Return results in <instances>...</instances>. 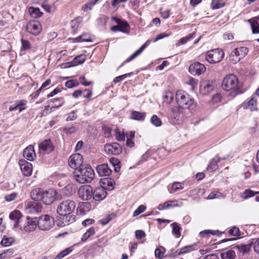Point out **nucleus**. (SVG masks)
<instances>
[{
  "instance_id": "obj_1",
  "label": "nucleus",
  "mask_w": 259,
  "mask_h": 259,
  "mask_svg": "<svg viewBox=\"0 0 259 259\" xmlns=\"http://www.w3.org/2000/svg\"><path fill=\"white\" fill-rule=\"evenodd\" d=\"M76 207L74 201L67 199L63 201L58 206L57 213L63 217L64 225H68L75 221V217L71 214Z\"/></svg>"
},
{
  "instance_id": "obj_2",
  "label": "nucleus",
  "mask_w": 259,
  "mask_h": 259,
  "mask_svg": "<svg viewBox=\"0 0 259 259\" xmlns=\"http://www.w3.org/2000/svg\"><path fill=\"white\" fill-rule=\"evenodd\" d=\"M95 174L90 166H83L76 168L73 172L74 179L78 183H91L94 179Z\"/></svg>"
},
{
  "instance_id": "obj_3",
  "label": "nucleus",
  "mask_w": 259,
  "mask_h": 259,
  "mask_svg": "<svg viewBox=\"0 0 259 259\" xmlns=\"http://www.w3.org/2000/svg\"><path fill=\"white\" fill-rule=\"evenodd\" d=\"M222 88L226 91H230V95L232 97H235L242 93L239 83L237 77L234 74H229L223 79Z\"/></svg>"
},
{
  "instance_id": "obj_4",
  "label": "nucleus",
  "mask_w": 259,
  "mask_h": 259,
  "mask_svg": "<svg viewBox=\"0 0 259 259\" xmlns=\"http://www.w3.org/2000/svg\"><path fill=\"white\" fill-rule=\"evenodd\" d=\"M176 100L179 107L187 110L194 103V99L187 92L182 90L176 92Z\"/></svg>"
},
{
  "instance_id": "obj_5",
  "label": "nucleus",
  "mask_w": 259,
  "mask_h": 259,
  "mask_svg": "<svg viewBox=\"0 0 259 259\" xmlns=\"http://www.w3.org/2000/svg\"><path fill=\"white\" fill-rule=\"evenodd\" d=\"M37 227L42 231H48L55 225L54 219L48 214L41 215L37 218Z\"/></svg>"
},
{
  "instance_id": "obj_6",
  "label": "nucleus",
  "mask_w": 259,
  "mask_h": 259,
  "mask_svg": "<svg viewBox=\"0 0 259 259\" xmlns=\"http://www.w3.org/2000/svg\"><path fill=\"white\" fill-rule=\"evenodd\" d=\"M224 53L222 49H217L208 51L205 59L209 63H216L220 62L224 58Z\"/></svg>"
},
{
  "instance_id": "obj_7",
  "label": "nucleus",
  "mask_w": 259,
  "mask_h": 259,
  "mask_svg": "<svg viewBox=\"0 0 259 259\" xmlns=\"http://www.w3.org/2000/svg\"><path fill=\"white\" fill-rule=\"evenodd\" d=\"M248 53V49L246 47H241L235 49L230 54V60L235 64L243 58Z\"/></svg>"
},
{
  "instance_id": "obj_8",
  "label": "nucleus",
  "mask_w": 259,
  "mask_h": 259,
  "mask_svg": "<svg viewBox=\"0 0 259 259\" xmlns=\"http://www.w3.org/2000/svg\"><path fill=\"white\" fill-rule=\"evenodd\" d=\"M37 226V218H30L27 217L24 221H23L20 229L25 232H30L35 230Z\"/></svg>"
},
{
  "instance_id": "obj_9",
  "label": "nucleus",
  "mask_w": 259,
  "mask_h": 259,
  "mask_svg": "<svg viewBox=\"0 0 259 259\" xmlns=\"http://www.w3.org/2000/svg\"><path fill=\"white\" fill-rule=\"evenodd\" d=\"M188 110L181 107H176L172 110L171 117L174 119V122L176 124L181 123L184 119L187 117L185 113Z\"/></svg>"
},
{
  "instance_id": "obj_10",
  "label": "nucleus",
  "mask_w": 259,
  "mask_h": 259,
  "mask_svg": "<svg viewBox=\"0 0 259 259\" xmlns=\"http://www.w3.org/2000/svg\"><path fill=\"white\" fill-rule=\"evenodd\" d=\"M57 192L53 189L43 191L41 201L46 205H50L55 201Z\"/></svg>"
},
{
  "instance_id": "obj_11",
  "label": "nucleus",
  "mask_w": 259,
  "mask_h": 259,
  "mask_svg": "<svg viewBox=\"0 0 259 259\" xmlns=\"http://www.w3.org/2000/svg\"><path fill=\"white\" fill-rule=\"evenodd\" d=\"M78 195L82 200H88L92 198L93 188L90 185L81 186L78 191Z\"/></svg>"
},
{
  "instance_id": "obj_12",
  "label": "nucleus",
  "mask_w": 259,
  "mask_h": 259,
  "mask_svg": "<svg viewBox=\"0 0 259 259\" xmlns=\"http://www.w3.org/2000/svg\"><path fill=\"white\" fill-rule=\"evenodd\" d=\"M82 163V156L79 153L73 154L69 158V165L71 167L74 168V170H75L76 168L83 166Z\"/></svg>"
},
{
  "instance_id": "obj_13",
  "label": "nucleus",
  "mask_w": 259,
  "mask_h": 259,
  "mask_svg": "<svg viewBox=\"0 0 259 259\" xmlns=\"http://www.w3.org/2000/svg\"><path fill=\"white\" fill-rule=\"evenodd\" d=\"M206 70L205 66L198 62L191 64L189 67V72L193 75H200Z\"/></svg>"
},
{
  "instance_id": "obj_14",
  "label": "nucleus",
  "mask_w": 259,
  "mask_h": 259,
  "mask_svg": "<svg viewBox=\"0 0 259 259\" xmlns=\"http://www.w3.org/2000/svg\"><path fill=\"white\" fill-rule=\"evenodd\" d=\"M104 150L108 154L118 155L122 152V147L117 143H112L106 144L104 146Z\"/></svg>"
},
{
  "instance_id": "obj_15",
  "label": "nucleus",
  "mask_w": 259,
  "mask_h": 259,
  "mask_svg": "<svg viewBox=\"0 0 259 259\" xmlns=\"http://www.w3.org/2000/svg\"><path fill=\"white\" fill-rule=\"evenodd\" d=\"M214 82L213 81L204 80L200 82L199 91L201 94L206 95L210 93L214 89Z\"/></svg>"
},
{
  "instance_id": "obj_16",
  "label": "nucleus",
  "mask_w": 259,
  "mask_h": 259,
  "mask_svg": "<svg viewBox=\"0 0 259 259\" xmlns=\"http://www.w3.org/2000/svg\"><path fill=\"white\" fill-rule=\"evenodd\" d=\"M39 152L43 154H49L54 149V146L49 139L45 140L38 145Z\"/></svg>"
},
{
  "instance_id": "obj_17",
  "label": "nucleus",
  "mask_w": 259,
  "mask_h": 259,
  "mask_svg": "<svg viewBox=\"0 0 259 259\" xmlns=\"http://www.w3.org/2000/svg\"><path fill=\"white\" fill-rule=\"evenodd\" d=\"M26 29L28 32L36 35L41 31V26L38 22H30L27 24Z\"/></svg>"
},
{
  "instance_id": "obj_18",
  "label": "nucleus",
  "mask_w": 259,
  "mask_h": 259,
  "mask_svg": "<svg viewBox=\"0 0 259 259\" xmlns=\"http://www.w3.org/2000/svg\"><path fill=\"white\" fill-rule=\"evenodd\" d=\"M107 194L105 188L104 187H99L93 191L92 197L95 201H101L105 198Z\"/></svg>"
},
{
  "instance_id": "obj_19",
  "label": "nucleus",
  "mask_w": 259,
  "mask_h": 259,
  "mask_svg": "<svg viewBox=\"0 0 259 259\" xmlns=\"http://www.w3.org/2000/svg\"><path fill=\"white\" fill-rule=\"evenodd\" d=\"M19 165L23 175L24 176H30L32 174V164L25 160H20Z\"/></svg>"
},
{
  "instance_id": "obj_20",
  "label": "nucleus",
  "mask_w": 259,
  "mask_h": 259,
  "mask_svg": "<svg viewBox=\"0 0 259 259\" xmlns=\"http://www.w3.org/2000/svg\"><path fill=\"white\" fill-rule=\"evenodd\" d=\"M152 40L150 39H149L147 40L144 44H143L141 48L138 49L137 51H136L134 54H133L128 58L126 59L119 67V68H120L122 67L124 64L125 63H127L130 62L131 61L133 60L134 59H135L137 56H138L139 55H140L143 51L144 50L147 48L151 42Z\"/></svg>"
},
{
  "instance_id": "obj_21",
  "label": "nucleus",
  "mask_w": 259,
  "mask_h": 259,
  "mask_svg": "<svg viewBox=\"0 0 259 259\" xmlns=\"http://www.w3.org/2000/svg\"><path fill=\"white\" fill-rule=\"evenodd\" d=\"M10 219L14 222V228H17L20 227V223L23 222L22 215L19 210H15L12 211L10 215Z\"/></svg>"
},
{
  "instance_id": "obj_22",
  "label": "nucleus",
  "mask_w": 259,
  "mask_h": 259,
  "mask_svg": "<svg viewBox=\"0 0 259 259\" xmlns=\"http://www.w3.org/2000/svg\"><path fill=\"white\" fill-rule=\"evenodd\" d=\"M23 156L29 161H32L36 157L34 147L30 145L23 151Z\"/></svg>"
},
{
  "instance_id": "obj_23",
  "label": "nucleus",
  "mask_w": 259,
  "mask_h": 259,
  "mask_svg": "<svg viewBox=\"0 0 259 259\" xmlns=\"http://www.w3.org/2000/svg\"><path fill=\"white\" fill-rule=\"evenodd\" d=\"M97 171L101 177H108L111 174L112 170L108 167L107 164H103L98 165L97 168Z\"/></svg>"
},
{
  "instance_id": "obj_24",
  "label": "nucleus",
  "mask_w": 259,
  "mask_h": 259,
  "mask_svg": "<svg viewBox=\"0 0 259 259\" xmlns=\"http://www.w3.org/2000/svg\"><path fill=\"white\" fill-rule=\"evenodd\" d=\"M251 243H249L247 244H239L237 245H233L231 246L233 249H237L238 252L244 255L248 252L250 250Z\"/></svg>"
},
{
  "instance_id": "obj_25",
  "label": "nucleus",
  "mask_w": 259,
  "mask_h": 259,
  "mask_svg": "<svg viewBox=\"0 0 259 259\" xmlns=\"http://www.w3.org/2000/svg\"><path fill=\"white\" fill-rule=\"evenodd\" d=\"M241 106L244 109H249L251 111H255L257 110L256 100L252 97L248 101L244 102Z\"/></svg>"
},
{
  "instance_id": "obj_26",
  "label": "nucleus",
  "mask_w": 259,
  "mask_h": 259,
  "mask_svg": "<svg viewBox=\"0 0 259 259\" xmlns=\"http://www.w3.org/2000/svg\"><path fill=\"white\" fill-rule=\"evenodd\" d=\"M226 159V157L221 158L218 156H216L210 161L207 167V170L210 172L214 171L218 168V162H220L221 160H225Z\"/></svg>"
},
{
  "instance_id": "obj_27",
  "label": "nucleus",
  "mask_w": 259,
  "mask_h": 259,
  "mask_svg": "<svg viewBox=\"0 0 259 259\" xmlns=\"http://www.w3.org/2000/svg\"><path fill=\"white\" fill-rule=\"evenodd\" d=\"M221 257L222 259H235L236 254L234 250L223 249L221 251Z\"/></svg>"
},
{
  "instance_id": "obj_28",
  "label": "nucleus",
  "mask_w": 259,
  "mask_h": 259,
  "mask_svg": "<svg viewBox=\"0 0 259 259\" xmlns=\"http://www.w3.org/2000/svg\"><path fill=\"white\" fill-rule=\"evenodd\" d=\"M42 193V190L40 188L33 189L31 192V197L36 201L41 200Z\"/></svg>"
},
{
  "instance_id": "obj_29",
  "label": "nucleus",
  "mask_w": 259,
  "mask_h": 259,
  "mask_svg": "<svg viewBox=\"0 0 259 259\" xmlns=\"http://www.w3.org/2000/svg\"><path fill=\"white\" fill-rule=\"evenodd\" d=\"M220 234L219 230H205L201 231L199 235L200 237L203 238H208L210 235H219Z\"/></svg>"
},
{
  "instance_id": "obj_30",
  "label": "nucleus",
  "mask_w": 259,
  "mask_h": 259,
  "mask_svg": "<svg viewBox=\"0 0 259 259\" xmlns=\"http://www.w3.org/2000/svg\"><path fill=\"white\" fill-rule=\"evenodd\" d=\"M145 112L133 111L131 114V118L138 121H143L146 117Z\"/></svg>"
},
{
  "instance_id": "obj_31",
  "label": "nucleus",
  "mask_w": 259,
  "mask_h": 259,
  "mask_svg": "<svg viewBox=\"0 0 259 259\" xmlns=\"http://www.w3.org/2000/svg\"><path fill=\"white\" fill-rule=\"evenodd\" d=\"M15 241V239L13 237H8L7 236H4L1 242V244L3 246L8 247L11 246Z\"/></svg>"
},
{
  "instance_id": "obj_32",
  "label": "nucleus",
  "mask_w": 259,
  "mask_h": 259,
  "mask_svg": "<svg viewBox=\"0 0 259 259\" xmlns=\"http://www.w3.org/2000/svg\"><path fill=\"white\" fill-rule=\"evenodd\" d=\"M195 246H196V244L186 246L184 247H182L179 250H177L176 251V255H180L181 254L187 253L189 251H192L194 250V247Z\"/></svg>"
},
{
  "instance_id": "obj_33",
  "label": "nucleus",
  "mask_w": 259,
  "mask_h": 259,
  "mask_svg": "<svg viewBox=\"0 0 259 259\" xmlns=\"http://www.w3.org/2000/svg\"><path fill=\"white\" fill-rule=\"evenodd\" d=\"M29 12L30 16L34 18H38L42 15V13L40 11L39 9L36 8H30L29 9Z\"/></svg>"
},
{
  "instance_id": "obj_34",
  "label": "nucleus",
  "mask_w": 259,
  "mask_h": 259,
  "mask_svg": "<svg viewBox=\"0 0 259 259\" xmlns=\"http://www.w3.org/2000/svg\"><path fill=\"white\" fill-rule=\"evenodd\" d=\"M174 95L170 91H166L164 92L163 99L164 102L167 104L170 103L173 100Z\"/></svg>"
},
{
  "instance_id": "obj_35",
  "label": "nucleus",
  "mask_w": 259,
  "mask_h": 259,
  "mask_svg": "<svg viewBox=\"0 0 259 259\" xmlns=\"http://www.w3.org/2000/svg\"><path fill=\"white\" fill-rule=\"evenodd\" d=\"M24 105L25 104L23 103L22 101H20L17 104L11 106L9 107V110L10 111H12L18 109L19 112H21L25 109V108L23 107Z\"/></svg>"
},
{
  "instance_id": "obj_36",
  "label": "nucleus",
  "mask_w": 259,
  "mask_h": 259,
  "mask_svg": "<svg viewBox=\"0 0 259 259\" xmlns=\"http://www.w3.org/2000/svg\"><path fill=\"white\" fill-rule=\"evenodd\" d=\"M225 3L222 0H212L211 3V8L212 10L219 9L223 7Z\"/></svg>"
},
{
  "instance_id": "obj_37",
  "label": "nucleus",
  "mask_w": 259,
  "mask_h": 259,
  "mask_svg": "<svg viewBox=\"0 0 259 259\" xmlns=\"http://www.w3.org/2000/svg\"><path fill=\"white\" fill-rule=\"evenodd\" d=\"M171 226L172 228V234L177 238H178L181 235L180 230L181 228L177 223H172Z\"/></svg>"
},
{
  "instance_id": "obj_38",
  "label": "nucleus",
  "mask_w": 259,
  "mask_h": 259,
  "mask_svg": "<svg viewBox=\"0 0 259 259\" xmlns=\"http://www.w3.org/2000/svg\"><path fill=\"white\" fill-rule=\"evenodd\" d=\"M95 233V229L93 227L90 228L87 232L83 235L81 238V241L84 242L91 236L94 235Z\"/></svg>"
},
{
  "instance_id": "obj_39",
  "label": "nucleus",
  "mask_w": 259,
  "mask_h": 259,
  "mask_svg": "<svg viewBox=\"0 0 259 259\" xmlns=\"http://www.w3.org/2000/svg\"><path fill=\"white\" fill-rule=\"evenodd\" d=\"M81 21V18H77L72 20L70 22V25L73 32H75Z\"/></svg>"
},
{
  "instance_id": "obj_40",
  "label": "nucleus",
  "mask_w": 259,
  "mask_h": 259,
  "mask_svg": "<svg viewBox=\"0 0 259 259\" xmlns=\"http://www.w3.org/2000/svg\"><path fill=\"white\" fill-rule=\"evenodd\" d=\"M115 217L116 214L115 213H112L111 214H108L105 218L101 219L100 220V222L103 225H106L113 219L115 218Z\"/></svg>"
},
{
  "instance_id": "obj_41",
  "label": "nucleus",
  "mask_w": 259,
  "mask_h": 259,
  "mask_svg": "<svg viewBox=\"0 0 259 259\" xmlns=\"http://www.w3.org/2000/svg\"><path fill=\"white\" fill-rule=\"evenodd\" d=\"M257 194H259V192H254L250 189H247L242 194L241 197L244 199H247Z\"/></svg>"
},
{
  "instance_id": "obj_42",
  "label": "nucleus",
  "mask_w": 259,
  "mask_h": 259,
  "mask_svg": "<svg viewBox=\"0 0 259 259\" xmlns=\"http://www.w3.org/2000/svg\"><path fill=\"white\" fill-rule=\"evenodd\" d=\"M42 208L41 204L38 202H34L30 207L31 212H40Z\"/></svg>"
},
{
  "instance_id": "obj_43",
  "label": "nucleus",
  "mask_w": 259,
  "mask_h": 259,
  "mask_svg": "<svg viewBox=\"0 0 259 259\" xmlns=\"http://www.w3.org/2000/svg\"><path fill=\"white\" fill-rule=\"evenodd\" d=\"M72 251L70 247H68L60 252L54 259H61L69 254Z\"/></svg>"
},
{
  "instance_id": "obj_44",
  "label": "nucleus",
  "mask_w": 259,
  "mask_h": 259,
  "mask_svg": "<svg viewBox=\"0 0 259 259\" xmlns=\"http://www.w3.org/2000/svg\"><path fill=\"white\" fill-rule=\"evenodd\" d=\"M72 251L70 247H68L60 252L54 259H61L69 254Z\"/></svg>"
},
{
  "instance_id": "obj_45",
  "label": "nucleus",
  "mask_w": 259,
  "mask_h": 259,
  "mask_svg": "<svg viewBox=\"0 0 259 259\" xmlns=\"http://www.w3.org/2000/svg\"><path fill=\"white\" fill-rule=\"evenodd\" d=\"M72 251L70 247H68L60 252L54 259H61L69 254Z\"/></svg>"
},
{
  "instance_id": "obj_46",
  "label": "nucleus",
  "mask_w": 259,
  "mask_h": 259,
  "mask_svg": "<svg viewBox=\"0 0 259 259\" xmlns=\"http://www.w3.org/2000/svg\"><path fill=\"white\" fill-rule=\"evenodd\" d=\"M110 162L114 168V170L116 172H118L120 169V162L119 160L115 158H111L110 159Z\"/></svg>"
},
{
  "instance_id": "obj_47",
  "label": "nucleus",
  "mask_w": 259,
  "mask_h": 259,
  "mask_svg": "<svg viewBox=\"0 0 259 259\" xmlns=\"http://www.w3.org/2000/svg\"><path fill=\"white\" fill-rule=\"evenodd\" d=\"M118 25L120 28V31L124 33H127L128 32L130 26L126 21H122L120 23H119Z\"/></svg>"
},
{
  "instance_id": "obj_48",
  "label": "nucleus",
  "mask_w": 259,
  "mask_h": 259,
  "mask_svg": "<svg viewBox=\"0 0 259 259\" xmlns=\"http://www.w3.org/2000/svg\"><path fill=\"white\" fill-rule=\"evenodd\" d=\"M151 123L157 127L160 126L162 124L161 119L156 115H153L151 118Z\"/></svg>"
},
{
  "instance_id": "obj_49",
  "label": "nucleus",
  "mask_w": 259,
  "mask_h": 259,
  "mask_svg": "<svg viewBox=\"0 0 259 259\" xmlns=\"http://www.w3.org/2000/svg\"><path fill=\"white\" fill-rule=\"evenodd\" d=\"M164 252L165 248L163 247L157 248L155 250V256L159 259L162 258L164 257Z\"/></svg>"
},
{
  "instance_id": "obj_50",
  "label": "nucleus",
  "mask_w": 259,
  "mask_h": 259,
  "mask_svg": "<svg viewBox=\"0 0 259 259\" xmlns=\"http://www.w3.org/2000/svg\"><path fill=\"white\" fill-rule=\"evenodd\" d=\"M99 0L91 1L90 2L85 4L82 7V10L87 11L88 10H92V7L96 4Z\"/></svg>"
},
{
  "instance_id": "obj_51",
  "label": "nucleus",
  "mask_w": 259,
  "mask_h": 259,
  "mask_svg": "<svg viewBox=\"0 0 259 259\" xmlns=\"http://www.w3.org/2000/svg\"><path fill=\"white\" fill-rule=\"evenodd\" d=\"M205 190L202 188H195L190 190V193L193 195L202 196L205 193Z\"/></svg>"
},
{
  "instance_id": "obj_52",
  "label": "nucleus",
  "mask_w": 259,
  "mask_h": 259,
  "mask_svg": "<svg viewBox=\"0 0 259 259\" xmlns=\"http://www.w3.org/2000/svg\"><path fill=\"white\" fill-rule=\"evenodd\" d=\"M182 189L183 187L181 183L175 182L172 184L169 192L172 193Z\"/></svg>"
},
{
  "instance_id": "obj_53",
  "label": "nucleus",
  "mask_w": 259,
  "mask_h": 259,
  "mask_svg": "<svg viewBox=\"0 0 259 259\" xmlns=\"http://www.w3.org/2000/svg\"><path fill=\"white\" fill-rule=\"evenodd\" d=\"M172 201H167L163 203V204H160L158 205L157 208L159 210H162L165 209L169 208L172 207L171 203Z\"/></svg>"
},
{
  "instance_id": "obj_54",
  "label": "nucleus",
  "mask_w": 259,
  "mask_h": 259,
  "mask_svg": "<svg viewBox=\"0 0 259 259\" xmlns=\"http://www.w3.org/2000/svg\"><path fill=\"white\" fill-rule=\"evenodd\" d=\"M79 82L77 80H69L66 82L65 85L67 88L70 89L79 85Z\"/></svg>"
},
{
  "instance_id": "obj_55",
  "label": "nucleus",
  "mask_w": 259,
  "mask_h": 259,
  "mask_svg": "<svg viewBox=\"0 0 259 259\" xmlns=\"http://www.w3.org/2000/svg\"><path fill=\"white\" fill-rule=\"evenodd\" d=\"M85 61V57L83 55H79L75 57L73 59L74 64L75 66L77 64H81Z\"/></svg>"
},
{
  "instance_id": "obj_56",
  "label": "nucleus",
  "mask_w": 259,
  "mask_h": 259,
  "mask_svg": "<svg viewBox=\"0 0 259 259\" xmlns=\"http://www.w3.org/2000/svg\"><path fill=\"white\" fill-rule=\"evenodd\" d=\"M228 233L230 235L232 236H239L240 235L239 229L236 227H233L230 229Z\"/></svg>"
},
{
  "instance_id": "obj_57",
  "label": "nucleus",
  "mask_w": 259,
  "mask_h": 259,
  "mask_svg": "<svg viewBox=\"0 0 259 259\" xmlns=\"http://www.w3.org/2000/svg\"><path fill=\"white\" fill-rule=\"evenodd\" d=\"M251 26L253 33H259V23L256 21H253Z\"/></svg>"
},
{
  "instance_id": "obj_58",
  "label": "nucleus",
  "mask_w": 259,
  "mask_h": 259,
  "mask_svg": "<svg viewBox=\"0 0 259 259\" xmlns=\"http://www.w3.org/2000/svg\"><path fill=\"white\" fill-rule=\"evenodd\" d=\"M146 210V206L143 205H140L137 209H136L134 213H133V216L136 217L138 215H139L142 212H144Z\"/></svg>"
},
{
  "instance_id": "obj_59",
  "label": "nucleus",
  "mask_w": 259,
  "mask_h": 259,
  "mask_svg": "<svg viewBox=\"0 0 259 259\" xmlns=\"http://www.w3.org/2000/svg\"><path fill=\"white\" fill-rule=\"evenodd\" d=\"M131 74L132 73H126L120 76H117L114 78L113 82L115 83L119 82L124 79L127 76H130Z\"/></svg>"
},
{
  "instance_id": "obj_60",
  "label": "nucleus",
  "mask_w": 259,
  "mask_h": 259,
  "mask_svg": "<svg viewBox=\"0 0 259 259\" xmlns=\"http://www.w3.org/2000/svg\"><path fill=\"white\" fill-rule=\"evenodd\" d=\"M222 196V194L219 192H213L209 194L208 196L207 199H213L219 198Z\"/></svg>"
},
{
  "instance_id": "obj_61",
  "label": "nucleus",
  "mask_w": 259,
  "mask_h": 259,
  "mask_svg": "<svg viewBox=\"0 0 259 259\" xmlns=\"http://www.w3.org/2000/svg\"><path fill=\"white\" fill-rule=\"evenodd\" d=\"M22 47L21 50H26L30 48V43L28 40L21 39Z\"/></svg>"
},
{
  "instance_id": "obj_62",
  "label": "nucleus",
  "mask_w": 259,
  "mask_h": 259,
  "mask_svg": "<svg viewBox=\"0 0 259 259\" xmlns=\"http://www.w3.org/2000/svg\"><path fill=\"white\" fill-rule=\"evenodd\" d=\"M50 101L52 102H53V103L55 102L59 101V103L58 104H55V106H54V107H55V108H59L64 103V101H63V98L53 99H51Z\"/></svg>"
},
{
  "instance_id": "obj_63",
  "label": "nucleus",
  "mask_w": 259,
  "mask_h": 259,
  "mask_svg": "<svg viewBox=\"0 0 259 259\" xmlns=\"http://www.w3.org/2000/svg\"><path fill=\"white\" fill-rule=\"evenodd\" d=\"M250 243H251V246H253L254 251L259 254V238Z\"/></svg>"
},
{
  "instance_id": "obj_64",
  "label": "nucleus",
  "mask_w": 259,
  "mask_h": 259,
  "mask_svg": "<svg viewBox=\"0 0 259 259\" xmlns=\"http://www.w3.org/2000/svg\"><path fill=\"white\" fill-rule=\"evenodd\" d=\"M76 118H77V116L76 115V113L75 111H73L68 114V116L66 118V120L67 121H69L74 120L76 119Z\"/></svg>"
}]
</instances>
